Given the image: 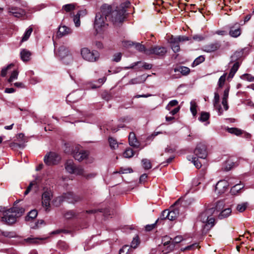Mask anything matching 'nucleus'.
I'll list each match as a JSON object with an SVG mask.
<instances>
[{
	"label": "nucleus",
	"instance_id": "nucleus-1",
	"mask_svg": "<svg viewBox=\"0 0 254 254\" xmlns=\"http://www.w3.org/2000/svg\"><path fill=\"white\" fill-rule=\"evenodd\" d=\"M130 2L126 1L117 6L115 9L108 4H104L100 7L101 12L107 16L108 20L116 26L123 22L127 11L126 9L130 5Z\"/></svg>",
	"mask_w": 254,
	"mask_h": 254
},
{
	"label": "nucleus",
	"instance_id": "nucleus-2",
	"mask_svg": "<svg viewBox=\"0 0 254 254\" xmlns=\"http://www.w3.org/2000/svg\"><path fill=\"white\" fill-rule=\"evenodd\" d=\"M24 211L22 207L11 208L3 212V216L1 217V221L9 225L12 224L16 221L17 218L23 214Z\"/></svg>",
	"mask_w": 254,
	"mask_h": 254
},
{
	"label": "nucleus",
	"instance_id": "nucleus-3",
	"mask_svg": "<svg viewBox=\"0 0 254 254\" xmlns=\"http://www.w3.org/2000/svg\"><path fill=\"white\" fill-rule=\"evenodd\" d=\"M215 211L213 207L208 208L201 212L198 216V219L205 223L204 227L207 230L213 227L215 224V219L212 217Z\"/></svg>",
	"mask_w": 254,
	"mask_h": 254
},
{
	"label": "nucleus",
	"instance_id": "nucleus-4",
	"mask_svg": "<svg viewBox=\"0 0 254 254\" xmlns=\"http://www.w3.org/2000/svg\"><path fill=\"white\" fill-rule=\"evenodd\" d=\"M183 240L182 236H177L173 240L169 237L166 236L163 237L162 242L163 248H162V252L165 254L173 251L176 244L179 243Z\"/></svg>",
	"mask_w": 254,
	"mask_h": 254
},
{
	"label": "nucleus",
	"instance_id": "nucleus-5",
	"mask_svg": "<svg viewBox=\"0 0 254 254\" xmlns=\"http://www.w3.org/2000/svg\"><path fill=\"white\" fill-rule=\"evenodd\" d=\"M56 54L58 56L62 62L65 64H70L73 62V58L72 54L68 48L65 46L62 45L55 52Z\"/></svg>",
	"mask_w": 254,
	"mask_h": 254
},
{
	"label": "nucleus",
	"instance_id": "nucleus-6",
	"mask_svg": "<svg viewBox=\"0 0 254 254\" xmlns=\"http://www.w3.org/2000/svg\"><path fill=\"white\" fill-rule=\"evenodd\" d=\"M81 55L83 59L90 62H94L97 61L99 58V54L96 51H90L87 48H83L80 51Z\"/></svg>",
	"mask_w": 254,
	"mask_h": 254
},
{
	"label": "nucleus",
	"instance_id": "nucleus-7",
	"mask_svg": "<svg viewBox=\"0 0 254 254\" xmlns=\"http://www.w3.org/2000/svg\"><path fill=\"white\" fill-rule=\"evenodd\" d=\"M65 170L71 174L79 175L83 174V168L80 166H76L72 160H68L64 164Z\"/></svg>",
	"mask_w": 254,
	"mask_h": 254
},
{
	"label": "nucleus",
	"instance_id": "nucleus-8",
	"mask_svg": "<svg viewBox=\"0 0 254 254\" xmlns=\"http://www.w3.org/2000/svg\"><path fill=\"white\" fill-rule=\"evenodd\" d=\"M73 157L75 160L81 161L87 158L88 153L87 151L83 150L80 146L76 145L72 147L71 152Z\"/></svg>",
	"mask_w": 254,
	"mask_h": 254
},
{
	"label": "nucleus",
	"instance_id": "nucleus-9",
	"mask_svg": "<svg viewBox=\"0 0 254 254\" xmlns=\"http://www.w3.org/2000/svg\"><path fill=\"white\" fill-rule=\"evenodd\" d=\"M62 197L63 201H65L70 203H75L82 199V197L81 195L75 194L72 192L64 193L62 195Z\"/></svg>",
	"mask_w": 254,
	"mask_h": 254
},
{
	"label": "nucleus",
	"instance_id": "nucleus-10",
	"mask_svg": "<svg viewBox=\"0 0 254 254\" xmlns=\"http://www.w3.org/2000/svg\"><path fill=\"white\" fill-rule=\"evenodd\" d=\"M179 214V211L177 209H174L172 210H165L162 212L160 219H168L169 220L173 221L178 217Z\"/></svg>",
	"mask_w": 254,
	"mask_h": 254
},
{
	"label": "nucleus",
	"instance_id": "nucleus-11",
	"mask_svg": "<svg viewBox=\"0 0 254 254\" xmlns=\"http://www.w3.org/2000/svg\"><path fill=\"white\" fill-rule=\"evenodd\" d=\"M61 157L55 152H50L44 157V162L48 165H53L58 164Z\"/></svg>",
	"mask_w": 254,
	"mask_h": 254
},
{
	"label": "nucleus",
	"instance_id": "nucleus-12",
	"mask_svg": "<svg viewBox=\"0 0 254 254\" xmlns=\"http://www.w3.org/2000/svg\"><path fill=\"white\" fill-rule=\"evenodd\" d=\"M108 19L107 16L103 14L101 12L96 14L95 21H94V28L97 31L100 28L104 27L105 23V20Z\"/></svg>",
	"mask_w": 254,
	"mask_h": 254
},
{
	"label": "nucleus",
	"instance_id": "nucleus-13",
	"mask_svg": "<svg viewBox=\"0 0 254 254\" xmlns=\"http://www.w3.org/2000/svg\"><path fill=\"white\" fill-rule=\"evenodd\" d=\"M167 49L165 47L156 46L148 49L146 51V55H150L152 54L158 56H164L167 53Z\"/></svg>",
	"mask_w": 254,
	"mask_h": 254
},
{
	"label": "nucleus",
	"instance_id": "nucleus-14",
	"mask_svg": "<svg viewBox=\"0 0 254 254\" xmlns=\"http://www.w3.org/2000/svg\"><path fill=\"white\" fill-rule=\"evenodd\" d=\"M53 196L51 190L45 191L42 194V205L45 208L46 211H49L50 207V200Z\"/></svg>",
	"mask_w": 254,
	"mask_h": 254
},
{
	"label": "nucleus",
	"instance_id": "nucleus-15",
	"mask_svg": "<svg viewBox=\"0 0 254 254\" xmlns=\"http://www.w3.org/2000/svg\"><path fill=\"white\" fill-rule=\"evenodd\" d=\"M194 153L198 158L205 159L207 156L206 146L203 144H198L194 151Z\"/></svg>",
	"mask_w": 254,
	"mask_h": 254
},
{
	"label": "nucleus",
	"instance_id": "nucleus-16",
	"mask_svg": "<svg viewBox=\"0 0 254 254\" xmlns=\"http://www.w3.org/2000/svg\"><path fill=\"white\" fill-rule=\"evenodd\" d=\"M229 186L228 182L226 180H220L216 185L215 191L218 194L224 193L227 190Z\"/></svg>",
	"mask_w": 254,
	"mask_h": 254
},
{
	"label": "nucleus",
	"instance_id": "nucleus-17",
	"mask_svg": "<svg viewBox=\"0 0 254 254\" xmlns=\"http://www.w3.org/2000/svg\"><path fill=\"white\" fill-rule=\"evenodd\" d=\"M220 47V44L218 42H215L204 46L203 48V50L206 52L211 53L216 51L219 49Z\"/></svg>",
	"mask_w": 254,
	"mask_h": 254
},
{
	"label": "nucleus",
	"instance_id": "nucleus-18",
	"mask_svg": "<svg viewBox=\"0 0 254 254\" xmlns=\"http://www.w3.org/2000/svg\"><path fill=\"white\" fill-rule=\"evenodd\" d=\"M241 33L240 26L238 23H235L230 28L229 34L233 37H237Z\"/></svg>",
	"mask_w": 254,
	"mask_h": 254
},
{
	"label": "nucleus",
	"instance_id": "nucleus-19",
	"mask_svg": "<svg viewBox=\"0 0 254 254\" xmlns=\"http://www.w3.org/2000/svg\"><path fill=\"white\" fill-rule=\"evenodd\" d=\"M71 33V30L70 28L66 26H61L59 28L57 36L58 38H61L63 36H66Z\"/></svg>",
	"mask_w": 254,
	"mask_h": 254
},
{
	"label": "nucleus",
	"instance_id": "nucleus-20",
	"mask_svg": "<svg viewBox=\"0 0 254 254\" xmlns=\"http://www.w3.org/2000/svg\"><path fill=\"white\" fill-rule=\"evenodd\" d=\"M8 11L16 17H20L24 15V11L21 8L17 7H9Z\"/></svg>",
	"mask_w": 254,
	"mask_h": 254
},
{
	"label": "nucleus",
	"instance_id": "nucleus-21",
	"mask_svg": "<svg viewBox=\"0 0 254 254\" xmlns=\"http://www.w3.org/2000/svg\"><path fill=\"white\" fill-rule=\"evenodd\" d=\"M169 43L171 44L172 49L175 53L180 51V42H179L176 37L172 36L169 40Z\"/></svg>",
	"mask_w": 254,
	"mask_h": 254
},
{
	"label": "nucleus",
	"instance_id": "nucleus-22",
	"mask_svg": "<svg viewBox=\"0 0 254 254\" xmlns=\"http://www.w3.org/2000/svg\"><path fill=\"white\" fill-rule=\"evenodd\" d=\"M231 213L232 209L231 208H222L218 215V218L219 219H223L228 217Z\"/></svg>",
	"mask_w": 254,
	"mask_h": 254
},
{
	"label": "nucleus",
	"instance_id": "nucleus-23",
	"mask_svg": "<svg viewBox=\"0 0 254 254\" xmlns=\"http://www.w3.org/2000/svg\"><path fill=\"white\" fill-rule=\"evenodd\" d=\"M128 142L129 145L134 147H138L139 146L135 134L133 132H130L128 135Z\"/></svg>",
	"mask_w": 254,
	"mask_h": 254
},
{
	"label": "nucleus",
	"instance_id": "nucleus-24",
	"mask_svg": "<svg viewBox=\"0 0 254 254\" xmlns=\"http://www.w3.org/2000/svg\"><path fill=\"white\" fill-rule=\"evenodd\" d=\"M128 45L129 46L134 45L135 49L140 52H143L146 55V51L147 49H146L145 46L139 43H133V42H128Z\"/></svg>",
	"mask_w": 254,
	"mask_h": 254
},
{
	"label": "nucleus",
	"instance_id": "nucleus-25",
	"mask_svg": "<svg viewBox=\"0 0 254 254\" xmlns=\"http://www.w3.org/2000/svg\"><path fill=\"white\" fill-rule=\"evenodd\" d=\"M21 58L24 62H27L30 60L31 53L29 51L23 49L20 53Z\"/></svg>",
	"mask_w": 254,
	"mask_h": 254
},
{
	"label": "nucleus",
	"instance_id": "nucleus-26",
	"mask_svg": "<svg viewBox=\"0 0 254 254\" xmlns=\"http://www.w3.org/2000/svg\"><path fill=\"white\" fill-rule=\"evenodd\" d=\"M240 66L239 62H236L234 63L233 66L230 69V73L228 75L229 78H233L236 72L237 71Z\"/></svg>",
	"mask_w": 254,
	"mask_h": 254
},
{
	"label": "nucleus",
	"instance_id": "nucleus-27",
	"mask_svg": "<svg viewBox=\"0 0 254 254\" xmlns=\"http://www.w3.org/2000/svg\"><path fill=\"white\" fill-rule=\"evenodd\" d=\"M146 77L144 75H142L135 78L131 79L129 83L130 84H140L145 81Z\"/></svg>",
	"mask_w": 254,
	"mask_h": 254
},
{
	"label": "nucleus",
	"instance_id": "nucleus-28",
	"mask_svg": "<svg viewBox=\"0 0 254 254\" xmlns=\"http://www.w3.org/2000/svg\"><path fill=\"white\" fill-rule=\"evenodd\" d=\"M175 72H180L183 75H187L190 72L189 68L186 66H180L174 69Z\"/></svg>",
	"mask_w": 254,
	"mask_h": 254
},
{
	"label": "nucleus",
	"instance_id": "nucleus-29",
	"mask_svg": "<svg viewBox=\"0 0 254 254\" xmlns=\"http://www.w3.org/2000/svg\"><path fill=\"white\" fill-rule=\"evenodd\" d=\"M243 188V186L242 185L236 184L231 188L230 192L232 194L236 195Z\"/></svg>",
	"mask_w": 254,
	"mask_h": 254
},
{
	"label": "nucleus",
	"instance_id": "nucleus-30",
	"mask_svg": "<svg viewBox=\"0 0 254 254\" xmlns=\"http://www.w3.org/2000/svg\"><path fill=\"white\" fill-rule=\"evenodd\" d=\"M248 206V203L242 202L241 203L238 204L236 207V209L240 212H244Z\"/></svg>",
	"mask_w": 254,
	"mask_h": 254
},
{
	"label": "nucleus",
	"instance_id": "nucleus-31",
	"mask_svg": "<svg viewBox=\"0 0 254 254\" xmlns=\"http://www.w3.org/2000/svg\"><path fill=\"white\" fill-rule=\"evenodd\" d=\"M142 166L145 170H148L151 168L152 165L149 160L147 159H143L141 161Z\"/></svg>",
	"mask_w": 254,
	"mask_h": 254
},
{
	"label": "nucleus",
	"instance_id": "nucleus-32",
	"mask_svg": "<svg viewBox=\"0 0 254 254\" xmlns=\"http://www.w3.org/2000/svg\"><path fill=\"white\" fill-rule=\"evenodd\" d=\"M38 214V212L36 210H32L30 211L27 215V216L25 218V220L26 221H29L30 219H33L35 218Z\"/></svg>",
	"mask_w": 254,
	"mask_h": 254
},
{
	"label": "nucleus",
	"instance_id": "nucleus-33",
	"mask_svg": "<svg viewBox=\"0 0 254 254\" xmlns=\"http://www.w3.org/2000/svg\"><path fill=\"white\" fill-rule=\"evenodd\" d=\"M190 111L193 115V116H195L197 114V110H196V107H197V104L195 101L192 100L190 102Z\"/></svg>",
	"mask_w": 254,
	"mask_h": 254
},
{
	"label": "nucleus",
	"instance_id": "nucleus-34",
	"mask_svg": "<svg viewBox=\"0 0 254 254\" xmlns=\"http://www.w3.org/2000/svg\"><path fill=\"white\" fill-rule=\"evenodd\" d=\"M79 176H82L84 178H85L86 180H91L96 177L97 176V173H85L84 170L83 169V174L79 175Z\"/></svg>",
	"mask_w": 254,
	"mask_h": 254
},
{
	"label": "nucleus",
	"instance_id": "nucleus-35",
	"mask_svg": "<svg viewBox=\"0 0 254 254\" xmlns=\"http://www.w3.org/2000/svg\"><path fill=\"white\" fill-rule=\"evenodd\" d=\"M33 31V29L31 27H29L28 29L25 31L23 37H22V42L26 41L28 39L30 35Z\"/></svg>",
	"mask_w": 254,
	"mask_h": 254
},
{
	"label": "nucleus",
	"instance_id": "nucleus-36",
	"mask_svg": "<svg viewBox=\"0 0 254 254\" xmlns=\"http://www.w3.org/2000/svg\"><path fill=\"white\" fill-rule=\"evenodd\" d=\"M134 155L133 150L130 148H127L123 153V156L125 158H131Z\"/></svg>",
	"mask_w": 254,
	"mask_h": 254
},
{
	"label": "nucleus",
	"instance_id": "nucleus-37",
	"mask_svg": "<svg viewBox=\"0 0 254 254\" xmlns=\"http://www.w3.org/2000/svg\"><path fill=\"white\" fill-rule=\"evenodd\" d=\"M205 60V58L203 56H200L198 57H197L196 59H195V60L193 61V62L192 64V66L193 67L195 66L200 63H202Z\"/></svg>",
	"mask_w": 254,
	"mask_h": 254
},
{
	"label": "nucleus",
	"instance_id": "nucleus-38",
	"mask_svg": "<svg viewBox=\"0 0 254 254\" xmlns=\"http://www.w3.org/2000/svg\"><path fill=\"white\" fill-rule=\"evenodd\" d=\"M227 130L229 133H233L237 135H239L242 133L241 129L235 127L228 128Z\"/></svg>",
	"mask_w": 254,
	"mask_h": 254
},
{
	"label": "nucleus",
	"instance_id": "nucleus-39",
	"mask_svg": "<svg viewBox=\"0 0 254 254\" xmlns=\"http://www.w3.org/2000/svg\"><path fill=\"white\" fill-rule=\"evenodd\" d=\"M18 75V71L17 70H14L11 74V75L8 79V82L10 83L14 80L17 78Z\"/></svg>",
	"mask_w": 254,
	"mask_h": 254
},
{
	"label": "nucleus",
	"instance_id": "nucleus-40",
	"mask_svg": "<svg viewBox=\"0 0 254 254\" xmlns=\"http://www.w3.org/2000/svg\"><path fill=\"white\" fill-rule=\"evenodd\" d=\"M109 142L111 148L116 149L118 147V143L117 140L113 138L110 137L109 138Z\"/></svg>",
	"mask_w": 254,
	"mask_h": 254
},
{
	"label": "nucleus",
	"instance_id": "nucleus-41",
	"mask_svg": "<svg viewBox=\"0 0 254 254\" xmlns=\"http://www.w3.org/2000/svg\"><path fill=\"white\" fill-rule=\"evenodd\" d=\"M14 66V64H11L9 65H8L6 67L3 68L2 69L1 71V76L2 77H4L7 74V71L10 69L13 66Z\"/></svg>",
	"mask_w": 254,
	"mask_h": 254
},
{
	"label": "nucleus",
	"instance_id": "nucleus-42",
	"mask_svg": "<svg viewBox=\"0 0 254 254\" xmlns=\"http://www.w3.org/2000/svg\"><path fill=\"white\" fill-rule=\"evenodd\" d=\"M209 114L207 112H202L199 120L201 122H205L209 118Z\"/></svg>",
	"mask_w": 254,
	"mask_h": 254
},
{
	"label": "nucleus",
	"instance_id": "nucleus-43",
	"mask_svg": "<svg viewBox=\"0 0 254 254\" xmlns=\"http://www.w3.org/2000/svg\"><path fill=\"white\" fill-rule=\"evenodd\" d=\"M226 75L227 73H224L219 78L218 83L219 88H221L224 85L225 82Z\"/></svg>",
	"mask_w": 254,
	"mask_h": 254
},
{
	"label": "nucleus",
	"instance_id": "nucleus-44",
	"mask_svg": "<svg viewBox=\"0 0 254 254\" xmlns=\"http://www.w3.org/2000/svg\"><path fill=\"white\" fill-rule=\"evenodd\" d=\"M1 234L5 237L8 238H13L15 237V233L13 232H8V231H1Z\"/></svg>",
	"mask_w": 254,
	"mask_h": 254
},
{
	"label": "nucleus",
	"instance_id": "nucleus-45",
	"mask_svg": "<svg viewBox=\"0 0 254 254\" xmlns=\"http://www.w3.org/2000/svg\"><path fill=\"white\" fill-rule=\"evenodd\" d=\"M139 238H138V236H136L133 239V240L131 243L130 247L133 248H136L137 245L139 244Z\"/></svg>",
	"mask_w": 254,
	"mask_h": 254
},
{
	"label": "nucleus",
	"instance_id": "nucleus-46",
	"mask_svg": "<svg viewBox=\"0 0 254 254\" xmlns=\"http://www.w3.org/2000/svg\"><path fill=\"white\" fill-rule=\"evenodd\" d=\"M178 104V102L176 100H173L171 101L166 107V109L168 110H170L171 108L177 106Z\"/></svg>",
	"mask_w": 254,
	"mask_h": 254
},
{
	"label": "nucleus",
	"instance_id": "nucleus-47",
	"mask_svg": "<svg viewBox=\"0 0 254 254\" xmlns=\"http://www.w3.org/2000/svg\"><path fill=\"white\" fill-rule=\"evenodd\" d=\"M192 162L196 168L198 169L201 167V163L198 161V158H196V157L192 158Z\"/></svg>",
	"mask_w": 254,
	"mask_h": 254
},
{
	"label": "nucleus",
	"instance_id": "nucleus-48",
	"mask_svg": "<svg viewBox=\"0 0 254 254\" xmlns=\"http://www.w3.org/2000/svg\"><path fill=\"white\" fill-rule=\"evenodd\" d=\"M130 247L126 245L124 246L120 251V254H127Z\"/></svg>",
	"mask_w": 254,
	"mask_h": 254
},
{
	"label": "nucleus",
	"instance_id": "nucleus-49",
	"mask_svg": "<svg viewBox=\"0 0 254 254\" xmlns=\"http://www.w3.org/2000/svg\"><path fill=\"white\" fill-rule=\"evenodd\" d=\"M132 172V170L130 168H121L119 171L118 172L120 174H127Z\"/></svg>",
	"mask_w": 254,
	"mask_h": 254
},
{
	"label": "nucleus",
	"instance_id": "nucleus-50",
	"mask_svg": "<svg viewBox=\"0 0 254 254\" xmlns=\"http://www.w3.org/2000/svg\"><path fill=\"white\" fill-rule=\"evenodd\" d=\"M122 54L121 53H117L113 56V61L115 62H119L121 60Z\"/></svg>",
	"mask_w": 254,
	"mask_h": 254
},
{
	"label": "nucleus",
	"instance_id": "nucleus-51",
	"mask_svg": "<svg viewBox=\"0 0 254 254\" xmlns=\"http://www.w3.org/2000/svg\"><path fill=\"white\" fill-rule=\"evenodd\" d=\"M74 8L75 6L73 4H68L64 5V9L67 12L70 11L74 9Z\"/></svg>",
	"mask_w": 254,
	"mask_h": 254
},
{
	"label": "nucleus",
	"instance_id": "nucleus-52",
	"mask_svg": "<svg viewBox=\"0 0 254 254\" xmlns=\"http://www.w3.org/2000/svg\"><path fill=\"white\" fill-rule=\"evenodd\" d=\"M73 21L75 23V25L76 27L79 26V25L80 24V16H79V15L76 14L74 16Z\"/></svg>",
	"mask_w": 254,
	"mask_h": 254
},
{
	"label": "nucleus",
	"instance_id": "nucleus-53",
	"mask_svg": "<svg viewBox=\"0 0 254 254\" xmlns=\"http://www.w3.org/2000/svg\"><path fill=\"white\" fill-rule=\"evenodd\" d=\"M75 215V213L73 211H69L66 212L64 216L66 219H70Z\"/></svg>",
	"mask_w": 254,
	"mask_h": 254
},
{
	"label": "nucleus",
	"instance_id": "nucleus-54",
	"mask_svg": "<svg viewBox=\"0 0 254 254\" xmlns=\"http://www.w3.org/2000/svg\"><path fill=\"white\" fill-rule=\"evenodd\" d=\"M234 163L233 162L229 163V161H227L226 163V165L224 170L225 171H228L231 169V168L234 166Z\"/></svg>",
	"mask_w": 254,
	"mask_h": 254
},
{
	"label": "nucleus",
	"instance_id": "nucleus-55",
	"mask_svg": "<svg viewBox=\"0 0 254 254\" xmlns=\"http://www.w3.org/2000/svg\"><path fill=\"white\" fill-rule=\"evenodd\" d=\"M176 39H177L179 42H184L186 41H189V38L188 37L185 36H179L178 37H176Z\"/></svg>",
	"mask_w": 254,
	"mask_h": 254
},
{
	"label": "nucleus",
	"instance_id": "nucleus-56",
	"mask_svg": "<svg viewBox=\"0 0 254 254\" xmlns=\"http://www.w3.org/2000/svg\"><path fill=\"white\" fill-rule=\"evenodd\" d=\"M38 238H28L25 239V241L30 244H35L37 242Z\"/></svg>",
	"mask_w": 254,
	"mask_h": 254
},
{
	"label": "nucleus",
	"instance_id": "nucleus-57",
	"mask_svg": "<svg viewBox=\"0 0 254 254\" xmlns=\"http://www.w3.org/2000/svg\"><path fill=\"white\" fill-rule=\"evenodd\" d=\"M198 247V245H197L196 244H194L186 247L185 248H184V251L194 250L196 248H197Z\"/></svg>",
	"mask_w": 254,
	"mask_h": 254
},
{
	"label": "nucleus",
	"instance_id": "nucleus-58",
	"mask_svg": "<svg viewBox=\"0 0 254 254\" xmlns=\"http://www.w3.org/2000/svg\"><path fill=\"white\" fill-rule=\"evenodd\" d=\"M35 184V182H31L27 187L26 190L24 192V195H26L29 193V192L31 191L32 187Z\"/></svg>",
	"mask_w": 254,
	"mask_h": 254
},
{
	"label": "nucleus",
	"instance_id": "nucleus-59",
	"mask_svg": "<svg viewBox=\"0 0 254 254\" xmlns=\"http://www.w3.org/2000/svg\"><path fill=\"white\" fill-rule=\"evenodd\" d=\"M244 76L245 78V79L249 81H254V76H252L250 74H245L244 75Z\"/></svg>",
	"mask_w": 254,
	"mask_h": 254
},
{
	"label": "nucleus",
	"instance_id": "nucleus-60",
	"mask_svg": "<svg viewBox=\"0 0 254 254\" xmlns=\"http://www.w3.org/2000/svg\"><path fill=\"white\" fill-rule=\"evenodd\" d=\"M158 221V219L156 221V222L154 224L146 225L145 227V230L147 231H151L152 230H153L155 228L156 223Z\"/></svg>",
	"mask_w": 254,
	"mask_h": 254
},
{
	"label": "nucleus",
	"instance_id": "nucleus-61",
	"mask_svg": "<svg viewBox=\"0 0 254 254\" xmlns=\"http://www.w3.org/2000/svg\"><path fill=\"white\" fill-rule=\"evenodd\" d=\"M229 89L227 88V89H226L224 91V94H223V99L222 100H227L228 98V95H229Z\"/></svg>",
	"mask_w": 254,
	"mask_h": 254
},
{
	"label": "nucleus",
	"instance_id": "nucleus-62",
	"mask_svg": "<svg viewBox=\"0 0 254 254\" xmlns=\"http://www.w3.org/2000/svg\"><path fill=\"white\" fill-rule=\"evenodd\" d=\"M147 178V176L146 174H142L140 177L139 179V181L140 183L144 182L146 179Z\"/></svg>",
	"mask_w": 254,
	"mask_h": 254
},
{
	"label": "nucleus",
	"instance_id": "nucleus-63",
	"mask_svg": "<svg viewBox=\"0 0 254 254\" xmlns=\"http://www.w3.org/2000/svg\"><path fill=\"white\" fill-rule=\"evenodd\" d=\"M222 104L223 105L225 110H227L229 108L228 104H227V100H225V99L222 100Z\"/></svg>",
	"mask_w": 254,
	"mask_h": 254
},
{
	"label": "nucleus",
	"instance_id": "nucleus-64",
	"mask_svg": "<svg viewBox=\"0 0 254 254\" xmlns=\"http://www.w3.org/2000/svg\"><path fill=\"white\" fill-rule=\"evenodd\" d=\"M145 69H150L152 68V65L151 64L144 63L142 66Z\"/></svg>",
	"mask_w": 254,
	"mask_h": 254
}]
</instances>
